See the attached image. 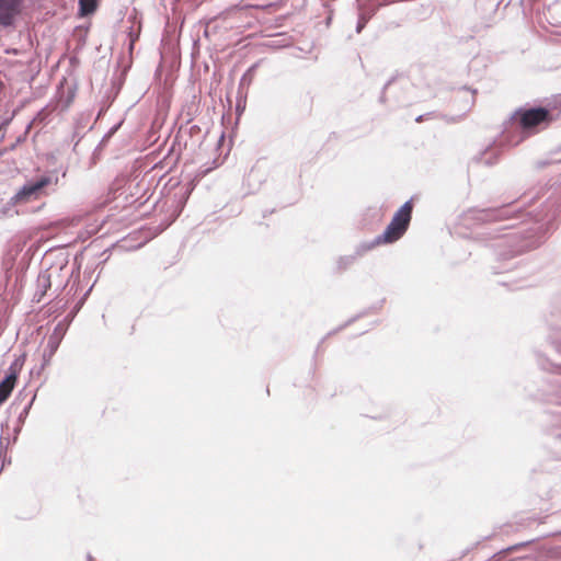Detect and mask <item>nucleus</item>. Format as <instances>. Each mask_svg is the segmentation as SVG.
<instances>
[{
  "label": "nucleus",
  "instance_id": "4",
  "mask_svg": "<svg viewBox=\"0 0 561 561\" xmlns=\"http://www.w3.org/2000/svg\"><path fill=\"white\" fill-rule=\"evenodd\" d=\"M412 210L413 203L409 199L394 213L382 234L377 238V242L391 243L399 240L409 228Z\"/></svg>",
  "mask_w": 561,
  "mask_h": 561
},
{
  "label": "nucleus",
  "instance_id": "9",
  "mask_svg": "<svg viewBox=\"0 0 561 561\" xmlns=\"http://www.w3.org/2000/svg\"><path fill=\"white\" fill-rule=\"evenodd\" d=\"M80 12L82 15L91 14L96 9V0H79Z\"/></svg>",
  "mask_w": 561,
  "mask_h": 561
},
{
  "label": "nucleus",
  "instance_id": "12",
  "mask_svg": "<svg viewBox=\"0 0 561 561\" xmlns=\"http://www.w3.org/2000/svg\"><path fill=\"white\" fill-rule=\"evenodd\" d=\"M38 287L43 288L42 295L50 286V275L47 272L41 273L37 278Z\"/></svg>",
  "mask_w": 561,
  "mask_h": 561
},
{
  "label": "nucleus",
  "instance_id": "11",
  "mask_svg": "<svg viewBox=\"0 0 561 561\" xmlns=\"http://www.w3.org/2000/svg\"><path fill=\"white\" fill-rule=\"evenodd\" d=\"M34 399H35V396L31 399V401L19 413V416H18L19 425L15 427V433L20 432L22 424L24 423L25 419L28 415V412H30V409H31V407L33 404Z\"/></svg>",
  "mask_w": 561,
  "mask_h": 561
},
{
  "label": "nucleus",
  "instance_id": "6",
  "mask_svg": "<svg viewBox=\"0 0 561 561\" xmlns=\"http://www.w3.org/2000/svg\"><path fill=\"white\" fill-rule=\"evenodd\" d=\"M517 210V207H513V205L510 204L497 208L474 210L473 214L477 220L489 222L506 219L510 217V214L515 213Z\"/></svg>",
  "mask_w": 561,
  "mask_h": 561
},
{
  "label": "nucleus",
  "instance_id": "8",
  "mask_svg": "<svg viewBox=\"0 0 561 561\" xmlns=\"http://www.w3.org/2000/svg\"><path fill=\"white\" fill-rule=\"evenodd\" d=\"M15 380L16 373L12 371L3 380L0 381V404L4 403L11 394Z\"/></svg>",
  "mask_w": 561,
  "mask_h": 561
},
{
  "label": "nucleus",
  "instance_id": "21",
  "mask_svg": "<svg viewBox=\"0 0 561 561\" xmlns=\"http://www.w3.org/2000/svg\"><path fill=\"white\" fill-rule=\"evenodd\" d=\"M500 559V557L497 556H493V558L491 559V561H497Z\"/></svg>",
  "mask_w": 561,
  "mask_h": 561
},
{
  "label": "nucleus",
  "instance_id": "22",
  "mask_svg": "<svg viewBox=\"0 0 561 561\" xmlns=\"http://www.w3.org/2000/svg\"><path fill=\"white\" fill-rule=\"evenodd\" d=\"M484 162H485L486 164H490V161L488 160V158H486V157L484 158Z\"/></svg>",
  "mask_w": 561,
  "mask_h": 561
},
{
  "label": "nucleus",
  "instance_id": "19",
  "mask_svg": "<svg viewBox=\"0 0 561 561\" xmlns=\"http://www.w3.org/2000/svg\"><path fill=\"white\" fill-rule=\"evenodd\" d=\"M552 434L558 437V438H561V430L560 431H553Z\"/></svg>",
  "mask_w": 561,
  "mask_h": 561
},
{
  "label": "nucleus",
  "instance_id": "15",
  "mask_svg": "<svg viewBox=\"0 0 561 561\" xmlns=\"http://www.w3.org/2000/svg\"><path fill=\"white\" fill-rule=\"evenodd\" d=\"M513 266H514V265L508 266V267H506V266H495V267H494V272H495V273H503V272H507V271H510L511 268H513Z\"/></svg>",
  "mask_w": 561,
  "mask_h": 561
},
{
  "label": "nucleus",
  "instance_id": "18",
  "mask_svg": "<svg viewBox=\"0 0 561 561\" xmlns=\"http://www.w3.org/2000/svg\"><path fill=\"white\" fill-rule=\"evenodd\" d=\"M255 66H252L247 73L243 75V77L241 78V84L244 82V81H248V73L252 72L254 70Z\"/></svg>",
  "mask_w": 561,
  "mask_h": 561
},
{
  "label": "nucleus",
  "instance_id": "14",
  "mask_svg": "<svg viewBox=\"0 0 561 561\" xmlns=\"http://www.w3.org/2000/svg\"><path fill=\"white\" fill-rule=\"evenodd\" d=\"M368 20H369V15H366L365 13H359L357 25H356L357 33L362 32V30L365 27Z\"/></svg>",
  "mask_w": 561,
  "mask_h": 561
},
{
  "label": "nucleus",
  "instance_id": "3",
  "mask_svg": "<svg viewBox=\"0 0 561 561\" xmlns=\"http://www.w3.org/2000/svg\"><path fill=\"white\" fill-rule=\"evenodd\" d=\"M59 178L55 171H47L43 174L27 180L10 198L12 206L35 202L50 192L56 191Z\"/></svg>",
  "mask_w": 561,
  "mask_h": 561
},
{
  "label": "nucleus",
  "instance_id": "5",
  "mask_svg": "<svg viewBox=\"0 0 561 561\" xmlns=\"http://www.w3.org/2000/svg\"><path fill=\"white\" fill-rule=\"evenodd\" d=\"M24 0H0V25L13 26L15 18L21 13Z\"/></svg>",
  "mask_w": 561,
  "mask_h": 561
},
{
  "label": "nucleus",
  "instance_id": "20",
  "mask_svg": "<svg viewBox=\"0 0 561 561\" xmlns=\"http://www.w3.org/2000/svg\"><path fill=\"white\" fill-rule=\"evenodd\" d=\"M423 115H420L419 117H416V122H422L423 121Z\"/></svg>",
  "mask_w": 561,
  "mask_h": 561
},
{
  "label": "nucleus",
  "instance_id": "13",
  "mask_svg": "<svg viewBox=\"0 0 561 561\" xmlns=\"http://www.w3.org/2000/svg\"><path fill=\"white\" fill-rule=\"evenodd\" d=\"M355 261V256H342L337 261V264H339V267L344 270L346 267H348L350 265L353 264V262Z\"/></svg>",
  "mask_w": 561,
  "mask_h": 561
},
{
  "label": "nucleus",
  "instance_id": "23",
  "mask_svg": "<svg viewBox=\"0 0 561 561\" xmlns=\"http://www.w3.org/2000/svg\"><path fill=\"white\" fill-rule=\"evenodd\" d=\"M92 560H93L92 556L89 554L88 556V561H92Z\"/></svg>",
  "mask_w": 561,
  "mask_h": 561
},
{
  "label": "nucleus",
  "instance_id": "17",
  "mask_svg": "<svg viewBox=\"0 0 561 561\" xmlns=\"http://www.w3.org/2000/svg\"><path fill=\"white\" fill-rule=\"evenodd\" d=\"M255 66H252L247 73L243 75V77L241 78V84L244 82V81H248V73L252 72L254 70Z\"/></svg>",
  "mask_w": 561,
  "mask_h": 561
},
{
  "label": "nucleus",
  "instance_id": "10",
  "mask_svg": "<svg viewBox=\"0 0 561 561\" xmlns=\"http://www.w3.org/2000/svg\"><path fill=\"white\" fill-rule=\"evenodd\" d=\"M545 107L549 108L550 113H554L558 118L561 114V94L552 98Z\"/></svg>",
  "mask_w": 561,
  "mask_h": 561
},
{
  "label": "nucleus",
  "instance_id": "2",
  "mask_svg": "<svg viewBox=\"0 0 561 561\" xmlns=\"http://www.w3.org/2000/svg\"><path fill=\"white\" fill-rule=\"evenodd\" d=\"M557 115L545 106L518 108L505 123L503 139L510 146H517L540 128L548 127Z\"/></svg>",
  "mask_w": 561,
  "mask_h": 561
},
{
  "label": "nucleus",
  "instance_id": "16",
  "mask_svg": "<svg viewBox=\"0 0 561 561\" xmlns=\"http://www.w3.org/2000/svg\"><path fill=\"white\" fill-rule=\"evenodd\" d=\"M391 84V80H389L385 87H383V91L381 93V96H380V102H385V94H386V89Z\"/></svg>",
  "mask_w": 561,
  "mask_h": 561
},
{
  "label": "nucleus",
  "instance_id": "7",
  "mask_svg": "<svg viewBox=\"0 0 561 561\" xmlns=\"http://www.w3.org/2000/svg\"><path fill=\"white\" fill-rule=\"evenodd\" d=\"M66 334V327L59 322L55 328L53 333L49 335L46 348L43 353L44 358V365L48 364L57 348L59 347V344L61 340L64 339Z\"/></svg>",
  "mask_w": 561,
  "mask_h": 561
},
{
  "label": "nucleus",
  "instance_id": "1",
  "mask_svg": "<svg viewBox=\"0 0 561 561\" xmlns=\"http://www.w3.org/2000/svg\"><path fill=\"white\" fill-rule=\"evenodd\" d=\"M561 214L558 201H547L533 219L523 221L516 229L500 236L492 244L496 260L507 262L526 251L538 248L557 228Z\"/></svg>",
  "mask_w": 561,
  "mask_h": 561
}]
</instances>
